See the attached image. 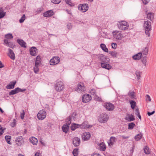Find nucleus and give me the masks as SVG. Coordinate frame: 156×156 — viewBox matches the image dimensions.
<instances>
[{
  "label": "nucleus",
  "instance_id": "obj_1",
  "mask_svg": "<svg viewBox=\"0 0 156 156\" xmlns=\"http://www.w3.org/2000/svg\"><path fill=\"white\" fill-rule=\"evenodd\" d=\"M144 27L146 34L148 37H150V32L151 30V23L149 21H145L144 23Z\"/></svg>",
  "mask_w": 156,
  "mask_h": 156
},
{
  "label": "nucleus",
  "instance_id": "obj_2",
  "mask_svg": "<svg viewBox=\"0 0 156 156\" xmlns=\"http://www.w3.org/2000/svg\"><path fill=\"white\" fill-rule=\"evenodd\" d=\"M119 28L122 30H126L128 29L129 25L128 23L125 21L119 22L118 24Z\"/></svg>",
  "mask_w": 156,
  "mask_h": 156
},
{
  "label": "nucleus",
  "instance_id": "obj_3",
  "mask_svg": "<svg viewBox=\"0 0 156 156\" xmlns=\"http://www.w3.org/2000/svg\"><path fill=\"white\" fill-rule=\"evenodd\" d=\"M64 87L63 83L61 81L58 82L55 85V89L57 91L60 92L62 90Z\"/></svg>",
  "mask_w": 156,
  "mask_h": 156
},
{
  "label": "nucleus",
  "instance_id": "obj_4",
  "mask_svg": "<svg viewBox=\"0 0 156 156\" xmlns=\"http://www.w3.org/2000/svg\"><path fill=\"white\" fill-rule=\"evenodd\" d=\"M91 97L90 95L86 94L83 95L82 100L83 102L86 103L90 101L91 100Z\"/></svg>",
  "mask_w": 156,
  "mask_h": 156
},
{
  "label": "nucleus",
  "instance_id": "obj_5",
  "mask_svg": "<svg viewBox=\"0 0 156 156\" xmlns=\"http://www.w3.org/2000/svg\"><path fill=\"white\" fill-rule=\"evenodd\" d=\"M37 116L39 120H43L46 117V113L45 111L41 110L39 111L37 114Z\"/></svg>",
  "mask_w": 156,
  "mask_h": 156
},
{
  "label": "nucleus",
  "instance_id": "obj_6",
  "mask_svg": "<svg viewBox=\"0 0 156 156\" xmlns=\"http://www.w3.org/2000/svg\"><path fill=\"white\" fill-rule=\"evenodd\" d=\"M26 90V89H21L19 87H17L15 89L11 90L9 93V95H14L18 93L19 92H23Z\"/></svg>",
  "mask_w": 156,
  "mask_h": 156
},
{
  "label": "nucleus",
  "instance_id": "obj_7",
  "mask_svg": "<svg viewBox=\"0 0 156 156\" xmlns=\"http://www.w3.org/2000/svg\"><path fill=\"white\" fill-rule=\"evenodd\" d=\"M60 62V58L58 56L54 57L50 60V64L51 65H54L58 64Z\"/></svg>",
  "mask_w": 156,
  "mask_h": 156
},
{
  "label": "nucleus",
  "instance_id": "obj_8",
  "mask_svg": "<svg viewBox=\"0 0 156 156\" xmlns=\"http://www.w3.org/2000/svg\"><path fill=\"white\" fill-rule=\"evenodd\" d=\"M78 9L83 12H86L88 9V5L87 4H80L78 6Z\"/></svg>",
  "mask_w": 156,
  "mask_h": 156
},
{
  "label": "nucleus",
  "instance_id": "obj_9",
  "mask_svg": "<svg viewBox=\"0 0 156 156\" xmlns=\"http://www.w3.org/2000/svg\"><path fill=\"white\" fill-rule=\"evenodd\" d=\"M113 37L118 40H120L121 38L123 37L122 34L119 32L117 30L113 31L112 33Z\"/></svg>",
  "mask_w": 156,
  "mask_h": 156
},
{
  "label": "nucleus",
  "instance_id": "obj_10",
  "mask_svg": "<svg viewBox=\"0 0 156 156\" xmlns=\"http://www.w3.org/2000/svg\"><path fill=\"white\" fill-rule=\"evenodd\" d=\"M104 106L106 109L109 111H113L115 108L114 105L110 103H107L104 105Z\"/></svg>",
  "mask_w": 156,
  "mask_h": 156
},
{
  "label": "nucleus",
  "instance_id": "obj_11",
  "mask_svg": "<svg viewBox=\"0 0 156 156\" xmlns=\"http://www.w3.org/2000/svg\"><path fill=\"white\" fill-rule=\"evenodd\" d=\"M98 58L101 62V63H108L109 61V59L103 55H100L98 56Z\"/></svg>",
  "mask_w": 156,
  "mask_h": 156
},
{
  "label": "nucleus",
  "instance_id": "obj_12",
  "mask_svg": "<svg viewBox=\"0 0 156 156\" xmlns=\"http://www.w3.org/2000/svg\"><path fill=\"white\" fill-rule=\"evenodd\" d=\"M108 119V115L106 114H103L101 115V118L99 119V121L101 123H105L107 121Z\"/></svg>",
  "mask_w": 156,
  "mask_h": 156
},
{
  "label": "nucleus",
  "instance_id": "obj_13",
  "mask_svg": "<svg viewBox=\"0 0 156 156\" xmlns=\"http://www.w3.org/2000/svg\"><path fill=\"white\" fill-rule=\"evenodd\" d=\"M85 90V87L84 86V84L82 83H80L78 84L77 88L76 89V90L78 92H81Z\"/></svg>",
  "mask_w": 156,
  "mask_h": 156
},
{
  "label": "nucleus",
  "instance_id": "obj_14",
  "mask_svg": "<svg viewBox=\"0 0 156 156\" xmlns=\"http://www.w3.org/2000/svg\"><path fill=\"white\" fill-rule=\"evenodd\" d=\"M8 55L13 60H14L15 59V56L13 51L10 48H9L8 49Z\"/></svg>",
  "mask_w": 156,
  "mask_h": 156
},
{
  "label": "nucleus",
  "instance_id": "obj_15",
  "mask_svg": "<svg viewBox=\"0 0 156 156\" xmlns=\"http://www.w3.org/2000/svg\"><path fill=\"white\" fill-rule=\"evenodd\" d=\"M80 143V139L78 137H75L73 140V143L76 147L78 146Z\"/></svg>",
  "mask_w": 156,
  "mask_h": 156
},
{
  "label": "nucleus",
  "instance_id": "obj_16",
  "mask_svg": "<svg viewBox=\"0 0 156 156\" xmlns=\"http://www.w3.org/2000/svg\"><path fill=\"white\" fill-rule=\"evenodd\" d=\"M16 144L19 146H21L24 143V140L22 136L17 137L16 140Z\"/></svg>",
  "mask_w": 156,
  "mask_h": 156
},
{
  "label": "nucleus",
  "instance_id": "obj_17",
  "mask_svg": "<svg viewBox=\"0 0 156 156\" xmlns=\"http://www.w3.org/2000/svg\"><path fill=\"white\" fill-rule=\"evenodd\" d=\"M90 136V135L89 133H84L82 136V139L84 141L87 140L89 139Z\"/></svg>",
  "mask_w": 156,
  "mask_h": 156
},
{
  "label": "nucleus",
  "instance_id": "obj_18",
  "mask_svg": "<svg viewBox=\"0 0 156 156\" xmlns=\"http://www.w3.org/2000/svg\"><path fill=\"white\" fill-rule=\"evenodd\" d=\"M37 49L35 47H32L30 49V54L32 56L37 55Z\"/></svg>",
  "mask_w": 156,
  "mask_h": 156
},
{
  "label": "nucleus",
  "instance_id": "obj_19",
  "mask_svg": "<svg viewBox=\"0 0 156 156\" xmlns=\"http://www.w3.org/2000/svg\"><path fill=\"white\" fill-rule=\"evenodd\" d=\"M146 14H147V18L153 22L154 18V14L152 12L147 13V11L146 12Z\"/></svg>",
  "mask_w": 156,
  "mask_h": 156
},
{
  "label": "nucleus",
  "instance_id": "obj_20",
  "mask_svg": "<svg viewBox=\"0 0 156 156\" xmlns=\"http://www.w3.org/2000/svg\"><path fill=\"white\" fill-rule=\"evenodd\" d=\"M125 119L128 121L130 122L135 120V119L132 114H127L125 118Z\"/></svg>",
  "mask_w": 156,
  "mask_h": 156
},
{
  "label": "nucleus",
  "instance_id": "obj_21",
  "mask_svg": "<svg viewBox=\"0 0 156 156\" xmlns=\"http://www.w3.org/2000/svg\"><path fill=\"white\" fill-rule=\"evenodd\" d=\"M101 64L102 68L108 70L112 68L111 66L108 63H101Z\"/></svg>",
  "mask_w": 156,
  "mask_h": 156
},
{
  "label": "nucleus",
  "instance_id": "obj_22",
  "mask_svg": "<svg viewBox=\"0 0 156 156\" xmlns=\"http://www.w3.org/2000/svg\"><path fill=\"white\" fill-rule=\"evenodd\" d=\"M17 42L22 47L26 48L27 47L26 43L22 39H18L17 40Z\"/></svg>",
  "mask_w": 156,
  "mask_h": 156
},
{
  "label": "nucleus",
  "instance_id": "obj_23",
  "mask_svg": "<svg viewBox=\"0 0 156 156\" xmlns=\"http://www.w3.org/2000/svg\"><path fill=\"white\" fill-rule=\"evenodd\" d=\"M53 14V11L51 10H50L44 13L43 14V16L45 17H49L52 16Z\"/></svg>",
  "mask_w": 156,
  "mask_h": 156
},
{
  "label": "nucleus",
  "instance_id": "obj_24",
  "mask_svg": "<svg viewBox=\"0 0 156 156\" xmlns=\"http://www.w3.org/2000/svg\"><path fill=\"white\" fill-rule=\"evenodd\" d=\"M16 83V81H13L11 82L10 83L8 84L6 86V88L8 89H12L14 88L15 85Z\"/></svg>",
  "mask_w": 156,
  "mask_h": 156
},
{
  "label": "nucleus",
  "instance_id": "obj_25",
  "mask_svg": "<svg viewBox=\"0 0 156 156\" xmlns=\"http://www.w3.org/2000/svg\"><path fill=\"white\" fill-rule=\"evenodd\" d=\"M4 42L5 44H8V46L10 48H13L15 47V46L14 45L12 42H9L8 40L7 39L4 40Z\"/></svg>",
  "mask_w": 156,
  "mask_h": 156
},
{
  "label": "nucleus",
  "instance_id": "obj_26",
  "mask_svg": "<svg viewBox=\"0 0 156 156\" xmlns=\"http://www.w3.org/2000/svg\"><path fill=\"white\" fill-rule=\"evenodd\" d=\"M81 128L86 129L89 128V125L87 121H84L81 125H80Z\"/></svg>",
  "mask_w": 156,
  "mask_h": 156
},
{
  "label": "nucleus",
  "instance_id": "obj_27",
  "mask_svg": "<svg viewBox=\"0 0 156 156\" xmlns=\"http://www.w3.org/2000/svg\"><path fill=\"white\" fill-rule=\"evenodd\" d=\"M142 56V53L140 52L133 56V58L135 60H139L141 58Z\"/></svg>",
  "mask_w": 156,
  "mask_h": 156
},
{
  "label": "nucleus",
  "instance_id": "obj_28",
  "mask_svg": "<svg viewBox=\"0 0 156 156\" xmlns=\"http://www.w3.org/2000/svg\"><path fill=\"white\" fill-rule=\"evenodd\" d=\"M30 141L33 145H36L38 142L37 139L34 137H32L30 139Z\"/></svg>",
  "mask_w": 156,
  "mask_h": 156
},
{
  "label": "nucleus",
  "instance_id": "obj_29",
  "mask_svg": "<svg viewBox=\"0 0 156 156\" xmlns=\"http://www.w3.org/2000/svg\"><path fill=\"white\" fill-rule=\"evenodd\" d=\"M72 117V115L69 116L67 118L66 120V123L65 124L69 126L71 123V119Z\"/></svg>",
  "mask_w": 156,
  "mask_h": 156
},
{
  "label": "nucleus",
  "instance_id": "obj_30",
  "mask_svg": "<svg viewBox=\"0 0 156 156\" xmlns=\"http://www.w3.org/2000/svg\"><path fill=\"white\" fill-rule=\"evenodd\" d=\"M116 140V139L115 137H111L110 138V142L108 143V144L110 145H113L115 142Z\"/></svg>",
  "mask_w": 156,
  "mask_h": 156
},
{
  "label": "nucleus",
  "instance_id": "obj_31",
  "mask_svg": "<svg viewBox=\"0 0 156 156\" xmlns=\"http://www.w3.org/2000/svg\"><path fill=\"white\" fill-rule=\"evenodd\" d=\"M80 128V125L74 123L71 126V129L73 130H74L77 128Z\"/></svg>",
  "mask_w": 156,
  "mask_h": 156
},
{
  "label": "nucleus",
  "instance_id": "obj_32",
  "mask_svg": "<svg viewBox=\"0 0 156 156\" xmlns=\"http://www.w3.org/2000/svg\"><path fill=\"white\" fill-rule=\"evenodd\" d=\"M41 58L39 55L37 56L36 58L35 65H39L41 63Z\"/></svg>",
  "mask_w": 156,
  "mask_h": 156
},
{
  "label": "nucleus",
  "instance_id": "obj_33",
  "mask_svg": "<svg viewBox=\"0 0 156 156\" xmlns=\"http://www.w3.org/2000/svg\"><path fill=\"white\" fill-rule=\"evenodd\" d=\"M148 51V48L147 47H145L144 48L141 52L142 53V54L147 55Z\"/></svg>",
  "mask_w": 156,
  "mask_h": 156
},
{
  "label": "nucleus",
  "instance_id": "obj_34",
  "mask_svg": "<svg viewBox=\"0 0 156 156\" xmlns=\"http://www.w3.org/2000/svg\"><path fill=\"white\" fill-rule=\"evenodd\" d=\"M6 14V12L3 11L2 7H1L0 9V19L3 17Z\"/></svg>",
  "mask_w": 156,
  "mask_h": 156
},
{
  "label": "nucleus",
  "instance_id": "obj_35",
  "mask_svg": "<svg viewBox=\"0 0 156 156\" xmlns=\"http://www.w3.org/2000/svg\"><path fill=\"white\" fill-rule=\"evenodd\" d=\"M69 126L67 125L64 124L62 127V129L63 132L67 133L69 129Z\"/></svg>",
  "mask_w": 156,
  "mask_h": 156
},
{
  "label": "nucleus",
  "instance_id": "obj_36",
  "mask_svg": "<svg viewBox=\"0 0 156 156\" xmlns=\"http://www.w3.org/2000/svg\"><path fill=\"white\" fill-rule=\"evenodd\" d=\"M135 93L133 91H130L128 94V95L129 96V97L131 99H134L136 97V96L135 95Z\"/></svg>",
  "mask_w": 156,
  "mask_h": 156
},
{
  "label": "nucleus",
  "instance_id": "obj_37",
  "mask_svg": "<svg viewBox=\"0 0 156 156\" xmlns=\"http://www.w3.org/2000/svg\"><path fill=\"white\" fill-rule=\"evenodd\" d=\"M101 48L102 49L106 52H108V49L106 48L105 45L104 44H101L100 45Z\"/></svg>",
  "mask_w": 156,
  "mask_h": 156
},
{
  "label": "nucleus",
  "instance_id": "obj_38",
  "mask_svg": "<svg viewBox=\"0 0 156 156\" xmlns=\"http://www.w3.org/2000/svg\"><path fill=\"white\" fill-rule=\"evenodd\" d=\"M131 108L133 109L136 106V102L133 100H130L129 101Z\"/></svg>",
  "mask_w": 156,
  "mask_h": 156
},
{
  "label": "nucleus",
  "instance_id": "obj_39",
  "mask_svg": "<svg viewBox=\"0 0 156 156\" xmlns=\"http://www.w3.org/2000/svg\"><path fill=\"white\" fill-rule=\"evenodd\" d=\"M142 134L140 133L138 134L135 136V139L136 141L139 140L142 137Z\"/></svg>",
  "mask_w": 156,
  "mask_h": 156
},
{
  "label": "nucleus",
  "instance_id": "obj_40",
  "mask_svg": "<svg viewBox=\"0 0 156 156\" xmlns=\"http://www.w3.org/2000/svg\"><path fill=\"white\" fill-rule=\"evenodd\" d=\"M141 61L144 65V66L145 67L146 66V62H147V57L145 56L142 58H141Z\"/></svg>",
  "mask_w": 156,
  "mask_h": 156
},
{
  "label": "nucleus",
  "instance_id": "obj_41",
  "mask_svg": "<svg viewBox=\"0 0 156 156\" xmlns=\"http://www.w3.org/2000/svg\"><path fill=\"white\" fill-rule=\"evenodd\" d=\"M135 126V124L133 122H131L128 124V129H133Z\"/></svg>",
  "mask_w": 156,
  "mask_h": 156
},
{
  "label": "nucleus",
  "instance_id": "obj_42",
  "mask_svg": "<svg viewBox=\"0 0 156 156\" xmlns=\"http://www.w3.org/2000/svg\"><path fill=\"white\" fill-rule=\"evenodd\" d=\"M144 153L147 154H150V151L149 150V148L147 146L145 147L144 148Z\"/></svg>",
  "mask_w": 156,
  "mask_h": 156
},
{
  "label": "nucleus",
  "instance_id": "obj_43",
  "mask_svg": "<svg viewBox=\"0 0 156 156\" xmlns=\"http://www.w3.org/2000/svg\"><path fill=\"white\" fill-rule=\"evenodd\" d=\"M5 37L8 40V39H11L13 38V37L11 34H5Z\"/></svg>",
  "mask_w": 156,
  "mask_h": 156
},
{
  "label": "nucleus",
  "instance_id": "obj_44",
  "mask_svg": "<svg viewBox=\"0 0 156 156\" xmlns=\"http://www.w3.org/2000/svg\"><path fill=\"white\" fill-rule=\"evenodd\" d=\"M11 136H5V140L6 141L7 143L9 144H11V143L10 141V140L11 139Z\"/></svg>",
  "mask_w": 156,
  "mask_h": 156
},
{
  "label": "nucleus",
  "instance_id": "obj_45",
  "mask_svg": "<svg viewBox=\"0 0 156 156\" xmlns=\"http://www.w3.org/2000/svg\"><path fill=\"white\" fill-rule=\"evenodd\" d=\"M100 149L101 151H105L106 149V146L104 144L101 143L100 145Z\"/></svg>",
  "mask_w": 156,
  "mask_h": 156
},
{
  "label": "nucleus",
  "instance_id": "obj_46",
  "mask_svg": "<svg viewBox=\"0 0 156 156\" xmlns=\"http://www.w3.org/2000/svg\"><path fill=\"white\" fill-rule=\"evenodd\" d=\"M34 71L36 73H37L39 71V69L38 68V65H35L34 67Z\"/></svg>",
  "mask_w": 156,
  "mask_h": 156
},
{
  "label": "nucleus",
  "instance_id": "obj_47",
  "mask_svg": "<svg viewBox=\"0 0 156 156\" xmlns=\"http://www.w3.org/2000/svg\"><path fill=\"white\" fill-rule=\"evenodd\" d=\"M90 93L91 95L95 96L96 95V92L95 90L94 89H91L90 91Z\"/></svg>",
  "mask_w": 156,
  "mask_h": 156
},
{
  "label": "nucleus",
  "instance_id": "obj_48",
  "mask_svg": "<svg viewBox=\"0 0 156 156\" xmlns=\"http://www.w3.org/2000/svg\"><path fill=\"white\" fill-rule=\"evenodd\" d=\"M135 73L138 80L140 79V71L137 70L136 71Z\"/></svg>",
  "mask_w": 156,
  "mask_h": 156
},
{
  "label": "nucleus",
  "instance_id": "obj_49",
  "mask_svg": "<svg viewBox=\"0 0 156 156\" xmlns=\"http://www.w3.org/2000/svg\"><path fill=\"white\" fill-rule=\"evenodd\" d=\"M109 53L112 56L114 57H116L117 55V53L115 51H110Z\"/></svg>",
  "mask_w": 156,
  "mask_h": 156
},
{
  "label": "nucleus",
  "instance_id": "obj_50",
  "mask_svg": "<svg viewBox=\"0 0 156 156\" xmlns=\"http://www.w3.org/2000/svg\"><path fill=\"white\" fill-rule=\"evenodd\" d=\"M25 112L24 110H22V112L20 113V117L21 118V119H23L25 115Z\"/></svg>",
  "mask_w": 156,
  "mask_h": 156
},
{
  "label": "nucleus",
  "instance_id": "obj_51",
  "mask_svg": "<svg viewBox=\"0 0 156 156\" xmlns=\"http://www.w3.org/2000/svg\"><path fill=\"white\" fill-rule=\"evenodd\" d=\"M78 149H74L73 151V154L74 156H77Z\"/></svg>",
  "mask_w": 156,
  "mask_h": 156
},
{
  "label": "nucleus",
  "instance_id": "obj_52",
  "mask_svg": "<svg viewBox=\"0 0 156 156\" xmlns=\"http://www.w3.org/2000/svg\"><path fill=\"white\" fill-rule=\"evenodd\" d=\"M25 19V15L23 14L21 17L20 19L19 20V22L20 23H23Z\"/></svg>",
  "mask_w": 156,
  "mask_h": 156
},
{
  "label": "nucleus",
  "instance_id": "obj_53",
  "mask_svg": "<svg viewBox=\"0 0 156 156\" xmlns=\"http://www.w3.org/2000/svg\"><path fill=\"white\" fill-rule=\"evenodd\" d=\"M16 124V120L15 119H14L13 120L12 122L11 123L10 126L12 127H14Z\"/></svg>",
  "mask_w": 156,
  "mask_h": 156
},
{
  "label": "nucleus",
  "instance_id": "obj_54",
  "mask_svg": "<svg viewBox=\"0 0 156 156\" xmlns=\"http://www.w3.org/2000/svg\"><path fill=\"white\" fill-rule=\"evenodd\" d=\"M51 2L55 4H58L60 3L61 0H51Z\"/></svg>",
  "mask_w": 156,
  "mask_h": 156
},
{
  "label": "nucleus",
  "instance_id": "obj_55",
  "mask_svg": "<svg viewBox=\"0 0 156 156\" xmlns=\"http://www.w3.org/2000/svg\"><path fill=\"white\" fill-rule=\"evenodd\" d=\"M5 129V128H4L1 127V126L0 125V135L3 134L4 133V131Z\"/></svg>",
  "mask_w": 156,
  "mask_h": 156
},
{
  "label": "nucleus",
  "instance_id": "obj_56",
  "mask_svg": "<svg viewBox=\"0 0 156 156\" xmlns=\"http://www.w3.org/2000/svg\"><path fill=\"white\" fill-rule=\"evenodd\" d=\"M66 3L69 5L70 6H74V4L71 2L70 0H66Z\"/></svg>",
  "mask_w": 156,
  "mask_h": 156
},
{
  "label": "nucleus",
  "instance_id": "obj_57",
  "mask_svg": "<svg viewBox=\"0 0 156 156\" xmlns=\"http://www.w3.org/2000/svg\"><path fill=\"white\" fill-rule=\"evenodd\" d=\"M94 99L97 100L98 101H101L102 99L101 98L98 96L96 95L94 96Z\"/></svg>",
  "mask_w": 156,
  "mask_h": 156
},
{
  "label": "nucleus",
  "instance_id": "obj_58",
  "mask_svg": "<svg viewBox=\"0 0 156 156\" xmlns=\"http://www.w3.org/2000/svg\"><path fill=\"white\" fill-rule=\"evenodd\" d=\"M112 46L113 48L115 49L116 48L117 45L116 43H112Z\"/></svg>",
  "mask_w": 156,
  "mask_h": 156
},
{
  "label": "nucleus",
  "instance_id": "obj_59",
  "mask_svg": "<svg viewBox=\"0 0 156 156\" xmlns=\"http://www.w3.org/2000/svg\"><path fill=\"white\" fill-rule=\"evenodd\" d=\"M146 100H148L149 101H151V98L150 97V96L148 95H147L146 96Z\"/></svg>",
  "mask_w": 156,
  "mask_h": 156
},
{
  "label": "nucleus",
  "instance_id": "obj_60",
  "mask_svg": "<svg viewBox=\"0 0 156 156\" xmlns=\"http://www.w3.org/2000/svg\"><path fill=\"white\" fill-rule=\"evenodd\" d=\"M42 10V9L41 8H39L37 9L36 12L37 13H40Z\"/></svg>",
  "mask_w": 156,
  "mask_h": 156
},
{
  "label": "nucleus",
  "instance_id": "obj_61",
  "mask_svg": "<svg viewBox=\"0 0 156 156\" xmlns=\"http://www.w3.org/2000/svg\"><path fill=\"white\" fill-rule=\"evenodd\" d=\"M120 136H121L123 139H128L129 137V136H126L124 135Z\"/></svg>",
  "mask_w": 156,
  "mask_h": 156
},
{
  "label": "nucleus",
  "instance_id": "obj_62",
  "mask_svg": "<svg viewBox=\"0 0 156 156\" xmlns=\"http://www.w3.org/2000/svg\"><path fill=\"white\" fill-rule=\"evenodd\" d=\"M154 112H155V111H154L151 112H147V114L148 115L150 116L153 115V114H154Z\"/></svg>",
  "mask_w": 156,
  "mask_h": 156
},
{
  "label": "nucleus",
  "instance_id": "obj_63",
  "mask_svg": "<svg viewBox=\"0 0 156 156\" xmlns=\"http://www.w3.org/2000/svg\"><path fill=\"white\" fill-rule=\"evenodd\" d=\"M142 1L143 4L145 5L147 4L149 2V1H148L146 0H142Z\"/></svg>",
  "mask_w": 156,
  "mask_h": 156
},
{
  "label": "nucleus",
  "instance_id": "obj_64",
  "mask_svg": "<svg viewBox=\"0 0 156 156\" xmlns=\"http://www.w3.org/2000/svg\"><path fill=\"white\" fill-rule=\"evenodd\" d=\"M91 156H101L99 154L94 153Z\"/></svg>",
  "mask_w": 156,
  "mask_h": 156
}]
</instances>
